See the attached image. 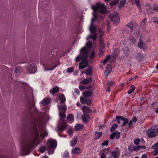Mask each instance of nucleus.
<instances>
[{"mask_svg": "<svg viewBox=\"0 0 158 158\" xmlns=\"http://www.w3.org/2000/svg\"><path fill=\"white\" fill-rule=\"evenodd\" d=\"M34 106L32 102H30L27 107L29 116L32 119V132L24 141L22 142L21 152L23 156L29 154L31 151L40 143L37 120L32 112V109H34Z\"/></svg>", "mask_w": 158, "mask_h": 158, "instance_id": "f257e3e1", "label": "nucleus"}, {"mask_svg": "<svg viewBox=\"0 0 158 158\" xmlns=\"http://www.w3.org/2000/svg\"><path fill=\"white\" fill-rule=\"evenodd\" d=\"M92 42H88L86 44V46L80 50V54L76 57V61L81 60L79 67L80 69H85L88 66L87 58L89 50L92 47Z\"/></svg>", "mask_w": 158, "mask_h": 158, "instance_id": "f03ea898", "label": "nucleus"}, {"mask_svg": "<svg viewBox=\"0 0 158 158\" xmlns=\"http://www.w3.org/2000/svg\"><path fill=\"white\" fill-rule=\"evenodd\" d=\"M92 9L94 11V12L93 13V17L92 19L91 24L89 27V30L91 33H94L96 31V27L93 25V23L97 19L96 12H100L104 14L105 13L106 11V8L105 5L99 2L95 6H93Z\"/></svg>", "mask_w": 158, "mask_h": 158, "instance_id": "7ed1b4c3", "label": "nucleus"}, {"mask_svg": "<svg viewBox=\"0 0 158 158\" xmlns=\"http://www.w3.org/2000/svg\"><path fill=\"white\" fill-rule=\"evenodd\" d=\"M57 145L56 140L52 139H48L47 145L49 149H52L53 150L52 151H48V154H52L54 152V150L56 148Z\"/></svg>", "mask_w": 158, "mask_h": 158, "instance_id": "20e7f679", "label": "nucleus"}, {"mask_svg": "<svg viewBox=\"0 0 158 158\" xmlns=\"http://www.w3.org/2000/svg\"><path fill=\"white\" fill-rule=\"evenodd\" d=\"M110 16H111V21L114 22V25L118 24L120 20L119 15L118 13L115 12L112 16L110 15Z\"/></svg>", "mask_w": 158, "mask_h": 158, "instance_id": "39448f33", "label": "nucleus"}, {"mask_svg": "<svg viewBox=\"0 0 158 158\" xmlns=\"http://www.w3.org/2000/svg\"><path fill=\"white\" fill-rule=\"evenodd\" d=\"M116 120L117 122L123 127L124 126L127 124L128 122V120L127 118H124L123 117L119 116L117 117Z\"/></svg>", "mask_w": 158, "mask_h": 158, "instance_id": "423d86ee", "label": "nucleus"}, {"mask_svg": "<svg viewBox=\"0 0 158 158\" xmlns=\"http://www.w3.org/2000/svg\"><path fill=\"white\" fill-rule=\"evenodd\" d=\"M40 124H41V122H40ZM41 124H40V125ZM48 133L46 130L45 127L44 125L41 128V126H40V140L41 139L43 140L44 139V137L47 135Z\"/></svg>", "mask_w": 158, "mask_h": 158, "instance_id": "0eeeda50", "label": "nucleus"}, {"mask_svg": "<svg viewBox=\"0 0 158 158\" xmlns=\"http://www.w3.org/2000/svg\"><path fill=\"white\" fill-rule=\"evenodd\" d=\"M28 71L31 73H34L36 71L37 67L35 64H30L27 67Z\"/></svg>", "mask_w": 158, "mask_h": 158, "instance_id": "6e6552de", "label": "nucleus"}, {"mask_svg": "<svg viewBox=\"0 0 158 158\" xmlns=\"http://www.w3.org/2000/svg\"><path fill=\"white\" fill-rule=\"evenodd\" d=\"M62 124L58 126L57 128L58 130L61 131H63L64 130L67 128V124L64 122L61 121Z\"/></svg>", "mask_w": 158, "mask_h": 158, "instance_id": "1a4fd4ad", "label": "nucleus"}, {"mask_svg": "<svg viewBox=\"0 0 158 158\" xmlns=\"http://www.w3.org/2000/svg\"><path fill=\"white\" fill-rule=\"evenodd\" d=\"M80 101L82 103H86L88 105H89L91 103V100L88 98H86L85 96L84 98H81Z\"/></svg>", "mask_w": 158, "mask_h": 158, "instance_id": "9d476101", "label": "nucleus"}, {"mask_svg": "<svg viewBox=\"0 0 158 158\" xmlns=\"http://www.w3.org/2000/svg\"><path fill=\"white\" fill-rule=\"evenodd\" d=\"M152 147L155 150L154 151L153 155L154 156L157 155L158 154V142L152 145Z\"/></svg>", "mask_w": 158, "mask_h": 158, "instance_id": "9b49d317", "label": "nucleus"}, {"mask_svg": "<svg viewBox=\"0 0 158 158\" xmlns=\"http://www.w3.org/2000/svg\"><path fill=\"white\" fill-rule=\"evenodd\" d=\"M51 99L49 97L45 98L41 102V103L44 106H46L51 102Z\"/></svg>", "mask_w": 158, "mask_h": 158, "instance_id": "f8f14e48", "label": "nucleus"}, {"mask_svg": "<svg viewBox=\"0 0 158 158\" xmlns=\"http://www.w3.org/2000/svg\"><path fill=\"white\" fill-rule=\"evenodd\" d=\"M148 136L149 138H152L155 136L156 134L155 131L153 129H150L148 130L147 131Z\"/></svg>", "mask_w": 158, "mask_h": 158, "instance_id": "ddd939ff", "label": "nucleus"}, {"mask_svg": "<svg viewBox=\"0 0 158 158\" xmlns=\"http://www.w3.org/2000/svg\"><path fill=\"white\" fill-rule=\"evenodd\" d=\"M81 149L78 147H76L74 148H73L71 152L72 154H78L81 153Z\"/></svg>", "mask_w": 158, "mask_h": 158, "instance_id": "4468645a", "label": "nucleus"}, {"mask_svg": "<svg viewBox=\"0 0 158 158\" xmlns=\"http://www.w3.org/2000/svg\"><path fill=\"white\" fill-rule=\"evenodd\" d=\"M138 47L139 48L142 49H146L147 48V46L146 44L143 43V42L140 40L139 42L138 43Z\"/></svg>", "mask_w": 158, "mask_h": 158, "instance_id": "2eb2a0df", "label": "nucleus"}, {"mask_svg": "<svg viewBox=\"0 0 158 158\" xmlns=\"http://www.w3.org/2000/svg\"><path fill=\"white\" fill-rule=\"evenodd\" d=\"M92 81V78H86L83 80L81 82V83L86 85L91 83Z\"/></svg>", "mask_w": 158, "mask_h": 158, "instance_id": "dca6fc26", "label": "nucleus"}, {"mask_svg": "<svg viewBox=\"0 0 158 158\" xmlns=\"http://www.w3.org/2000/svg\"><path fill=\"white\" fill-rule=\"evenodd\" d=\"M59 99L61 104L64 102L66 100L65 97L63 94H61L59 96Z\"/></svg>", "mask_w": 158, "mask_h": 158, "instance_id": "f3484780", "label": "nucleus"}, {"mask_svg": "<svg viewBox=\"0 0 158 158\" xmlns=\"http://www.w3.org/2000/svg\"><path fill=\"white\" fill-rule=\"evenodd\" d=\"M84 73L86 75H91L92 73V69L91 67L87 68Z\"/></svg>", "mask_w": 158, "mask_h": 158, "instance_id": "a211bd4d", "label": "nucleus"}, {"mask_svg": "<svg viewBox=\"0 0 158 158\" xmlns=\"http://www.w3.org/2000/svg\"><path fill=\"white\" fill-rule=\"evenodd\" d=\"M123 53L126 56H128L129 54V49L127 47H125L122 50Z\"/></svg>", "mask_w": 158, "mask_h": 158, "instance_id": "6ab92c4d", "label": "nucleus"}, {"mask_svg": "<svg viewBox=\"0 0 158 158\" xmlns=\"http://www.w3.org/2000/svg\"><path fill=\"white\" fill-rule=\"evenodd\" d=\"M137 6L138 8L139 11L141 13L142 9L141 7V5L139 2V0H135Z\"/></svg>", "mask_w": 158, "mask_h": 158, "instance_id": "aec40b11", "label": "nucleus"}, {"mask_svg": "<svg viewBox=\"0 0 158 158\" xmlns=\"http://www.w3.org/2000/svg\"><path fill=\"white\" fill-rule=\"evenodd\" d=\"M58 108L59 110V112H63L65 111L67 109V107L65 105L62 106H58Z\"/></svg>", "mask_w": 158, "mask_h": 158, "instance_id": "412c9836", "label": "nucleus"}, {"mask_svg": "<svg viewBox=\"0 0 158 158\" xmlns=\"http://www.w3.org/2000/svg\"><path fill=\"white\" fill-rule=\"evenodd\" d=\"M77 140L76 138L73 139L70 142V145L72 147L74 146L76 144Z\"/></svg>", "mask_w": 158, "mask_h": 158, "instance_id": "4be33fe9", "label": "nucleus"}, {"mask_svg": "<svg viewBox=\"0 0 158 158\" xmlns=\"http://www.w3.org/2000/svg\"><path fill=\"white\" fill-rule=\"evenodd\" d=\"M59 112V116L60 118L61 121H64V119L65 118L66 115L62 112L60 111Z\"/></svg>", "mask_w": 158, "mask_h": 158, "instance_id": "5701e85b", "label": "nucleus"}, {"mask_svg": "<svg viewBox=\"0 0 158 158\" xmlns=\"http://www.w3.org/2000/svg\"><path fill=\"white\" fill-rule=\"evenodd\" d=\"M89 116L87 114H84L82 118L83 121L87 123L89 120Z\"/></svg>", "mask_w": 158, "mask_h": 158, "instance_id": "b1692460", "label": "nucleus"}, {"mask_svg": "<svg viewBox=\"0 0 158 158\" xmlns=\"http://www.w3.org/2000/svg\"><path fill=\"white\" fill-rule=\"evenodd\" d=\"M59 91L58 87H56L50 90V92L52 94H54Z\"/></svg>", "mask_w": 158, "mask_h": 158, "instance_id": "393cba45", "label": "nucleus"}, {"mask_svg": "<svg viewBox=\"0 0 158 158\" xmlns=\"http://www.w3.org/2000/svg\"><path fill=\"white\" fill-rule=\"evenodd\" d=\"M74 127L76 130L78 131L82 129L83 127V126L82 125L77 124Z\"/></svg>", "mask_w": 158, "mask_h": 158, "instance_id": "a878e982", "label": "nucleus"}, {"mask_svg": "<svg viewBox=\"0 0 158 158\" xmlns=\"http://www.w3.org/2000/svg\"><path fill=\"white\" fill-rule=\"evenodd\" d=\"M68 118L69 121V123H72L74 121V118L73 114H69L68 116Z\"/></svg>", "mask_w": 158, "mask_h": 158, "instance_id": "bb28decb", "label": "nucleus"}, {"mask_svg": "<svg viewBox=\"0 0 158 158\" xmlns=\"http://www.w3.org/2000/svg\"><path fill=\"white\" fill-rule=\"evenodd\" d=\"M97 36V35L96 33H94L93 35H89L87 37V39L88 40L90 38H91L93 40L96 39Z\"/></svg>", "mask_w": 158, "mask_h": 158, "instance_id": "cd10ccee", "label": "nucleus"}, {"mask_svg": "<svg viewBox=\"0 0 158 158\" xmlns=\"http://www.w3.org/2000/svg\"><path fill=\"white\" fill-rule=\"evenodd\" d=\"M92 94V92L90 91L84 92L83 93V94L84 96L86 98H88V97H89L91 96Z\"/></svg>", "mask_w": 158, "mask_h": 158, "instance_id": "c85d7f7f", "label": "nucleus"}, {"mask_svg": "<svg viewBox=\"0 0 158 158\" xmlns=\"http://www.w3.org/2000/svg\"><path fill=\"white\" fill-rule=\"evenodd\" d=\"M135 58L139 61H140L142 59V56L140 53L137 54L136 56H134Z\"/></svg>", "mask_w": 158, "mask_h": 158, "instance_id": "c756f323", "label": "nucleus"}, {"mask_svg": "<svg viewBox=\"0 0 158 158\" xmlns=\"http://www.w3.org/2000/svg\"><path fill=\"white\" fill-rule=\"evenodd\" d=\"M102 135V132H96L95 134V138L96 139H98Z\"/></svg>", "mask_w": 158, "mask_h": 158, "instance_id": "7c9ffc66", "label": "nucleus"}, {"mask_svg": "<svg viewBox=\"0 0 158 158\" xmlns=\"http://www.w3.org/2000/svg\"><path fill=\"white\" fill-rule=\"evenodd\" d=\"M0 158H14L11 155H2L0 154Z\"/></svg>", "mask_w": 158, "mask_h": 158, "instance_id": "2f4dec72", "label": "nucleus"}, {"mask_svg": "<svg viewBox=\"0 0 158 158\" xmlns=\"http://www.w3.org/2000/svg\"><path fill=\"white\" fill-rule=\"evenodd\" d=\"M126 3V1L125 0H121L118 6V7L120 8L123 7Z\"/></svg>", "mask_w": 158, "mask_h": 158, "instance_id": "473e14b6", "label": "nucleus"}, {"mask_svg": "<svg viewBox=\"0 0 158 158\" xmlns=\"http://www.w3.org/2000/svg\"><path fill=\"white\" fill-rule=\"evenodd\" d=\"M82 110L84 111H87L88 112H92L91 109L89 107L84 106L82 108Z\"/></svg>", "mask_w": 158, "mask_h": 158, "instance_id": "72a5a7b5", "label": "nucleus"}, {"mask_svg": "<svg viewBox=\"0 0 158 158\" xmlns=\"http://www.w3.org/2000/svg\"><path fill=\"white\" fill-rule=\"evenodd\" d=\"M56 65L54 67L52 68L50 65H47L46 67L45 68V71L52 70L54 69L56 67Z\"/></svg>", "mask_w": 158, "mask_h": 158, "instance_id": "f704fd0d", "label": "nucleus"}, {"mask_svg": "<svg viewBox=\"0 0 158 158\" xmlns=\"http://www.w3.org/2000/svg\"><path fill=\"white\" fill-rule=\"evenodd\" d=\"M135 87L133 85H131L130 87V89L128 92V94H131L135 90Z\"/></svg>", "mask_w": 158, "mask_h": 158, "instance_id": "c9c22d12", "label": "nucleus"}, {"mask_svg": "<svg viewBox=\"0 0 158 158\" xmlns=\"http://www.w3.org/2000/svg\"><path fill=\"white\" fill-rule=\"evenodd\" d=\"M117 152L116 151H114L112 152V156L113 158H118V156H117Z\"/></svg>", "mask_w": 158, "mask_h": 158, "instance_id": "e433bc0d", "label": "nucleus"}, {"mask_svg": "<svg viewBox=\"0 0 158 158\" xmlns=\"http://www.w3.org/2000/svg\"><path fill=\"white\" fill-rule=\"evenodd\" d=\"M110 58V56L109 55H108L104 59L103 61V64L104 65L106 64L107 62L109 60Z\"/></svg>", "mask_w": 158, "mask_h": 158, "instance_id": "4c0bfd02", "label": "nucleus"}, {"mask_svg": "<svg viewBox=\"0 0 158 158\" xmlns=\"http://www.w3.org/2000/svg\"><path fill=\"white\" fill-rule=\"evenodd\" d=\"M118 127V125L117 124H114L112 125L111 128V132L114 131L115 129L116 128Z\"/></svg>", "mask_w": 158, "mask_h": 158, "instance_id": "58836bf2", "label": "nucleus"}, {"mask_svg": "<svg viewBox=\"0 0 158 158\" xmlns=\"http://www.w3.org/2000/svg\"><path fill=\"white\" fill-rule=\"evenodd\" d=\"M119 0H114L113 2H112L110 3V6H113L117 4L119 2Z\"/></svg>", "mask_w": 158, "mask_h": 158, "instance_id": "ea45409f", "label": "nucleus"}, {"mask_svg": "<svg viewBox=\"0 0 158 158\" xmlns=\"http://www.w3.org/2000/svg\"><path fill=\"white\" fill-rule=\"evenodd\" d=\"M99 32L100 34V41H101V38L103 36L104 32L101 29L99 30Z\"/></svg>", "mask_w": 158, "mask_h": 158, "instance_id": "a19ab883", "label": "nucleus"}, {"mask_svg": "<svg viewBox=\"0 0 158 158\" xmlns=\"http://www.w3.org/2000/svg\"><path fill=\"white\" fill-rule=\"evenodd\" d=\"M68 133L71 137L73 134V131L72 128H70L68 131Z\"/></svg>", "mask_w": 158, "mask_h": 158, "instance_id": "79ce46f5", "label": "nucleus"}, {"mask_svg": "<svg viewBox=\"0 0 158 158\" xmlns=\"http://www.w3.org/2000/svg\"><path fill=\"white\" fill-rule=\"evenodd\" d=\"M146 22L147 19L145 18L141 23V26L142 27H144L145 26Z\"/></svg>", "mask_w": 158, "mask_h": 158, "instance_id": "37998d69", "label": "nucleus"}, {"mask_svg": "<svg viewBox=\"0 0 158 158\" xmlns=\"http://www.w3.org/2000/svg\"><path fill=\"white\" fill-rule=\"evenodd\" d=\"M46 150V147L44 146H41L40 148V153H43Z\"/></svg>", "mask_w": 158, "mask_h": 158, "instance_id": "c03bdc74", "label": "nucleus"}, {"mask_svg": "<svg viewBox=\"0 0 158 158\" xmlns=\"http://www.w3.org/2000/svg\"><path fill=\"white\" fill-rule=\"evenodd\" d=\"M74 71V69L73 67H71L68 68L67 70V72L68 73H72Z\"/></svg>", "mask_w": 158, "mask_h": 158, "instance_id": "a18cd8bd", "label": "nucleus"}, {"mask_svg": "<svg viewBox=\"0 0 158 158\" xmlns=\"http://www.w3.org/2000/svg\"><path fill=\"white\" fill-rule=\"evenodd\" d=\"M140 142V140L139 139H136L134 140V143L136 145H138Z\"/></svg>", "mask_w": 158, "mask_h": 158, "instance_id": "49530a36", "label": "nucleus"}, {"mask_svg": "<svg viewBox=\"0 0 158 158\" xmlns=\"http://www.w3.org/2000/svg\"><path fill=\"white\" fill-rule=\"evenodd\" d=\"M129 39L132 43H135V40L133 36H130V37Z\"/></svg>", "mask_w": 158, "mask_h": 158, "instance_id": "de8ad7c7", "label": "nucleus"}, {"mask_svg": "<svg viewBox=\"0 0 158 158\" xmlns=\"http://www.w3.org/2000/svg\"><path fill=\"white\" fill-rule=\"evenodd\" d=\"M153 10L158 12V6L157 5L155 4L153 5Z\"/></svg>", "mask_w": 158, "mask_h": 158, "instance_id": "09e8293b", "label": "nucleus"}, {"mask_svg": "<svg viewBox=\"0 0 158 158\" xmlns=\"http://www.w3.org/2000/svg\"><path fill=\"white\" fill-rule=\"evenodd\" d=\"M110 72V71H109L107 70H106L105 72L104 76L105 78H106L108 77V75L109 74Z\"/></svg>", "mask_w": 158, "mask_h": 158, "instance_id": "8fccbe9b", "label": "nucleus"}, {"mask_svg": "<svg viewBox=\"0 0 158 158\" xmlns=\"http://www.w3.org/2000/svg\"><path fill=\"white\" fill-rule=\"evenodd\" d=\"M141 146H135L133 148L134 151H138L141 149Z\"/></svg>", "mask_w": 158, "mask_h": 158, "instance_id": "3c124183", "label": "nucleus"}, {"mask_svg": "<svg viewBox=\"0 0 158 158\" xmlns=\"http://www.w3.org/2000/svg\"><path fill=\"white\" fill-rule=\"evenodd\" d=\"M114 133H116V134H115V138H116V139H118L119 138V135H120V132L118 131H115Z\"/></svg>", "mask_w": 158, "mask_h": 158, "instance_id": "603ef678", "label": "nucleus"}, {"mask_svg": "<svg viewBox=\"0 0 158 158\" xmlns=\"http://www.w3.org/2000/svg\"><path fill=\"white\" fill-rule=\"evenodd\" d=\"M21 68L20 67H18L15 69V71L16 73H19L21 70Z\"/></svg>", "mask_w": 158, "mask_h": 158, "instance_id": "864d4df0", "label": "nucleus"}, {"mask_svg": "<svg viewBox=\"0 0 158 158\" xmlns=\"http://www.w3.org/2000/svg\"><path fill=\"white\" fill-rule=\"evenodd\" d=\"M127 26L129 27L131 30L133 29V26L132 23H129L127 25Z\"/></svg>", "mask_w": 158, "mask_h": 158, "instance_id": "5fc2aeb1", "label": "nucleus"}, {"mask_svg": "<svg viewBox=\"0 0 158 158\" xmlns=\"http://www.w3.org/2000/svg\"><path fill=\"white\" fill-rule=\"evenodd\" d=\"M69 154L68 152H65L63 155V157L65 158H67L69 156Z\"/></svg>", "mask_w": 158, "mask_h": 158, "instance_id": "6e6d98bb", "label": "nucleus"}, {"mask_svg": "<svg viewBox=\"0 0 158 158\" xmlns=\"http://www.w3.org/2000/svg\"><path fill=\"white\" fill-rule=\"evenodd\" d=\"M114 83L113 81H108L107 83V85L110 86H113Z\"/></svg>", "mask_w": 158, "mask_h": 158, "instance_id": "4d7b16f0", "label": "nucleus"}, {"mask_svg": "<svg viewBox=\"0 0 158 158\" xmlns=\"http://www.w3.org/2000/svg\"><path fill=\"white\" fill-rule=\"evenodd\" d=\"M153 21L157 24L158 25V18L156 17L154 18L153 19Z\"/></svg>", "mask_w": 158, "mask_h": 158, "instance_id": "13d9d810", "label": "nucleus"}, {"mask_svg": "<svg viewBox=\"0 0 158 158\" xmlns=\"http://www.w3.org/2000/svg\"><path fill=\"white\" fill-rule=\"evenodd\" d=\"M108 144V141H105L104 142H103L102 144V146H107Z\"/></svg>", "mask_w": 158, "mask_h": 158, "instance_id": "bf43d9fd", "label": "nucleus"}, {"mask_svg": "<svg viewBox=\"0 0 158 158\" xmlns=\"http://www.w3.org/2000/svg\"><path fill=\"white\" fill-rule=\"evenodd\" d=\"M116 134V133H112L110 136V139H113L115 137V134Z\"/></svg>", "mask_w": 158, "mask_h": 158, "instance_id": "052dcab7", "label": "nucleus"}, {"mask_svg": "<svg viewBox=\"0 0 158 158\" xmlns=\"http://www.w3.org/2000/svg\"><path fill=\"white\" fill-rule=\"evenodd\" d=\"M104 52L103 50L102 49V50L100 49L99 50V55L100 56H102L104 53Z\"/></svg>", "mask_w": 158, "mask_h": 158, "instance_id": "680f3d73", "label": "nucleus"}, {"mask_svg": "<svg viewBox=\"0 0 158 158\" xmlns=\"http://www.w3.org/2000/svg\"><path fill=\"white\" fill-rule=\"evenodd\" d=\"M79 88L81 91H82L85 89V87L83 85H80Z\"/></svg>", "mask_w": 158, "mask_h": 158, "instance_id": "e2e57ef3", "label": "nucleus"}, {"mask_svg": "<svg viewBox=\"0 0 158 158\" xmlns=\"http://www.w3.org/2000/svg\"><path fill=\"white\" fill-rule=\"evenodd\" d=\"M94 52H92L90 56V57L91 59H93L94 57Z\"/></svg>", "mask_w": 158, "mask_h": 158, "instance_id": "0e129e2a", "label": "nucleus"}, {"mask_svg": "<svg viewBox=\"0 0 158 158\" xmlns=\"http://www.w3.org/2000/svg\"><path fill=\"white\" fill-rule=\"evenodd\" d=\"M100 158H106V154L104 153H102L101 154Z\"/></svg>", "mask_w": 158, "mask_h": 158, "instance_id": "69168bd1", "label": "nucleus"}, {"mask_svg": "<svg viewBox=\"0 0 158 158\" xmlns=\"http://www.w3.org/2000/svg\"><path fill=\"white\" fill-rule=\"evenodd\" d=\"M74 91L75 92V93L78 94H79V93H80V92H79V90H78V89H77V88H76V89H74Z\"/></svg>", "mask_w": 158, "mask_h": 158, "instance_id": "338daca9", "label": "nucleus"}, {"mask_svg": "<svg viewBox=\"0 0 158 158\" xmlns=\"http://www.w3.org/2000/svg\"><path fill=\"white\" fill-rule=\"evenodd\" d=\"M142 158H147V155L146 154H143L142 156Z\"/></svg>", "mask_w": 158, "mask_h": 158, "instance_id": "774afa93", "label": "nucleus"}]
</instances>
